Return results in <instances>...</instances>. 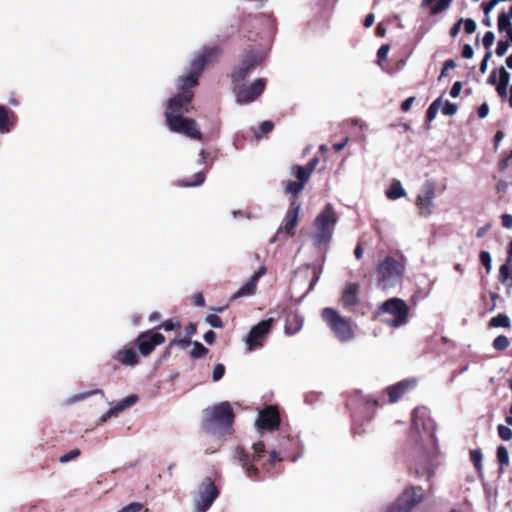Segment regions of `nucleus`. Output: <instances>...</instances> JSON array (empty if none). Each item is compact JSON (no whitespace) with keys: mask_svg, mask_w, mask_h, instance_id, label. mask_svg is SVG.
Instances as JSON below:
<instances>
[{"mask_svg":"<svg viewBox=\"0 0 512 512\" xmlns=\"http://www.w3.org/2000/svg\"><path fill=\"white\" fill-rule=\"evenodd\" d=\"M496 457L499 464V472L502 473L504 468L509 465V453L507 448L503 445L498 446Z\"/></svg>","mask_w":512,"mask_h":512,"instance_id":"nucleus-28","label":"nucleus"},{"mask_svg":"<svg viewBox=\"0 0 512 512\" xmlns=\"http://www.w3.org/2000/svg\"><path fill=\"white\" fill-rule=\"evenodd\" d=\"M139 356L135 350V347L133 346H124L123 348L119 349L113 356L112 360L107 363V366L112 370L115 371L118 366L116 362L124 365V366H136L139 364Z\"/></svg>","mask_w":512,"mask_h":512,"instance_id":"nucleus-16","label":"nucleus"},{"mask_svg":"<svg viewBox=\"0 0 512 512\" xmlns=\"http://www.w3.org/2000/svg\"><path fill=\"white\" fill-rule=\"evenodd\" d=\"M474 55L473 48L469 44H465L462 49V57L465 59H470Z\"/></svg>","mask_w":512,"mask_h":512,"instance_id":"nucleus-63","label":"nucleus"},{"mask_svg":"<svg viewBox=\"0 0 512 512\" xmlns=\"http://www.w3.org/2000/svg\"><path fill=\"white\" fill-rule=\"evenodd\" d=\"M300 208L301 205L296 199L290 202L289 208L284 217V225L278 229V234L284 232L288 237L295 235L296 227L299 222Z\"/></svg>","mask_w":512,"mask_h":512,"instance_id":"nucleus-17","label":"nucleus"},{"mask_svg":"<svg viewBox=\"0 0 512 512\" xmlns=\"http://www.w3.org/2000/svg\"><path fill=\"white\" fill-rule=\"evenodd\" d=\"M166 123L173 132L184 134L192 139L202 140V133L194 119L184 118L180 114L165 113Z\"/></svg>","mask_w":512,"mask_h":512,"instance_id":"nucleus-9","label":"nucleus"},{"mask_svg":"<svg viewBox=\"0 0 512 512\" xmlns=\"http://www.w3.org/2000/svg\"><path fill=\"white\" fill-rule=\"evenodd\" d=\"M322 273V266H313V278L310 283V289L318 282Z\"/></svg>","mask_w":512,"mask_h":512,"instance_id":"nucleus-56","label":"nucleus"},{"mask_svg":"<svg viewBox=\"0 0 512 512\" xmlns=\"http://www.w3.org/2000/svg\"><path fill=\"white\" fill-rule=\"evenodd\" d=\"M193 342L191 341V338L185 336L184 338H174L172 341H171V345H177L181 348H187L188 346L192 345Z\"/></svg>","mask_w":512,"mask_h":512,"instance_id":"nucleus-51","label":"nucleus"},{"mask_svg":"<svg viewBox=\"0 0 512 512\" xmlns=\"http://www.w3.org/2000/svg\"><path fill=\"white\" fill-rule=\"evenodd\" d=\"M274 323L273 318H268L260 321L253 326L247 336L246 343L248 349L251 351L254 348L261 346L267 335L269 334Z\"/></svg>","mask_w":512,"mask_h":512,"instance_id":"nucleus-14","label":"nucleus"},{"mask_svg":"<svg viewBox=\"0 0 512 512\" xmlns=\"http://www.w3.org/2000/svg\"><path fill=\"white\" fill-rule=\"evenodd\" d=\"M492 346L496 351H504L510 346V340L505 335H499L493 340Z\"/></svg>","mask_w":512,"mask_h":512,"instance_id":"nucleus-35","label":"nucleus"},{"mask_svg":"<svg viewBox=\"0 0 512 512\" xmlns=\"http://www.w3.org/2000/svg\"><path fill=\"white\" fill-rule=\"evenodd\" d=\"M359 292L360 285L355 282H347L342 291V295L340 298V302L342 306L346 309L351 307H355L359 304Z\"/></svg>","mask_w":512,"mask_h":512,"instance_id":"nucleus-22","label":"nucleus"},{"mask_svg":"<svg viewBox=\"0 0 512 512\" xmlns=\"http://www.w3.org/2000/svg\"><path fill=\"white\" fill-rule=\"evenodd\" d=\"M456 67V63L454 60L452 59H448L444 62L443 64V67H442V70H441V74H440V78L446 76V71H449V69H453Z\"/></svg>","mask_w":512,"mask_h":512,"instance_id":"nucleus-57","label":"nucleus"},{"mask_svg":"<svg viewBox=\"0 0 512 512\" xmlns=\"http://www.w3.org/2000/svg\"><path fill=\"white\" fill-rule=\"evenodd\" d=\"M81 454L80 450L79 449H73L71 450L70 452L62 455L59 459V461L61 463H67L71 460H74L75 458H77L79 455Z\"/></svg>","mask_w":512,"mask_h":512,"instance_id":"nucleus-50","label":"nucleus"},{"mask_svg":"<svg viewBox=\"0 0 512 512\" xmlns=\"http://www.w3.org/2000/svg\"><path fill=\"white\" fill-rule=\"evenodd\" d=\"M303 322V317L297 311H288L285 315V334L295 335L302 329Z\"/></svg>","mask_w":512,"mask_h":512,"instance_id":"nucleus-24","label":"nucleus"},{"mask_svg":"<svg viewBox=\"0 0 512 512\" xmlns=\"http://www.w3.org/2000/svg\"><path fill=\"white\" fill-rule=\"evenodd\" d=\"M263 61L261 52L253 45H249L244 51L240 63L231 72V79L234 83L245 80L247 75Z\"/></svg>","mask_w":512,"mask_h":512,"instance_id":"nucleus-7","label":"nucleus"},{"mask_svg":"<svg viewBox=\"0 0 512 512\" xmlns=\"http://www.w3.org/2000/svg\"><path fill=\"white\" fill-rule=\"evenodd\" d=\"M206 322L214 328H222L223 327L222 319L216 314H209L206 317Z\"/></svg>","mask_w":512,"mask_h":512,"instance_id":"nucleus-48","label":"nucleus"},{"mask_svg":"<svg viewBox=\"0 0 512 512\" xmlns=\"http://www.w3.org/2000/svg\"><path fill=\"white\" fill-rule=\"evenodd\" d=\"M510 18L511 17L509 16V14L505 13V12H501L498 15V30L500 32H504V31L508 30L509 28H512Z\"/></svg>","mask_w":512,"mask_h":512,"instance_id":"nucleus-38","label":"nucleus"},{"mask_svg":"<svg viewBox=\"0 0 512 512\" xmlns=\"http://www.w3.org/2000/svg\"><path fill=\"white\" fill-rule=\"evenodd\" d=\"M501 219H502V225L505 228H512V215H510V214H503Z\"/></svg>","mask_w":512,"mask_h":512,"instance_id":"nucleus-64","label":"nucleus"},{"mask_svg":"<svg viewBox=\"0 0 512 512\" xmlns=\"http://www.w3.org/2000/svg\"><path fill=\"white\" fill-rule=\"evenodd\" d=\"M338 222V215L331 204H327L314 220L315 232L311 238L316 247L327 245L332 240L334 228Z\"/></svg>","mask_w":512,"mask_h":512,"instance_id":"nucleus-3","label":"nucleus"},{"mask_svg":"<svg viewBox=\"0 0 512 512\" xmlns=\"http://www.w3.org/2000/svg\"><path fill=\"white\" fill-rule=\"evenodd\" d=\"M318 162H319V159H318L317 157H313V158H312V159H310V160L308 161V163H307L305 166H303V167H304V168L306 169V171L311 175V174L314 172V170H315V168H316V166H317Z\"/></svg>","mask_w":512,"mask_h":512,"instance_id":"nucleus-59","label":"nucleus"},{"mask_svg":"<svg viewBox=\"0 0 512 512\" xmlns=\"http://www.w3.org/2000/svg\"><path fill=\"white\" fill-rule=\"evenodd\" d=\"M192 345H193V349L190 352V356L193 359L203 358L209 352V350L199 341H194Z\"/></svg>","mask_w":512,"mask_h":512,"instance_id":"nucleus-33","label":"nucleus"},{"mask_svg":"<svg viewBox=\"0 0 512 512\" xmlns=\"http://www.w3.org/2000/svg\"><path fill=\"white\" fill-rule=\"evenodd\" d=\"M141 510H144V512H149L147 508H144L142 503L133 502L124 506L118 512H140Z\"/></svg>","mask_w":512,"mask_h":512,"instance_id":"nucleus-43","label":"nucleus"},{"mask_svg":"<svg viewBox=\"0 0 512 512\" xmlns=\"http://www.w3.org/2000/svg\"><path fill=\"white\" fill-rule=\"evenodd\" d=\"M482 459L483 455L480 449H474L470 451V460L478 472H481L483 468Z\"/></svg>","mask_w":512,"mask_h":512,"instance_id":"nucleus-37","label":"nucleus"},{"mask_svg":"<svg viewBox=\"0 0 512 512\" xmlns=\"http://www.w3.org/2000/svg\"><path fill=\"white\" fill-rule=\"evenodd\" d=\"M389 50H390V46L388 44H384L378 49L377 58H378L379 62L385 61L387 59V54H388Z\"/></svg>","mask_w":512,"mask_h":512,"instance_id":"nucleus-55","label":"nucleus"},{"mask_svg":"<svg viewBox=\"0 0 512 512\" xmlns=\"http://www.w3.org/2000/svg\"><path fill=\"white\" fill-rule=\"evenodd\" d=\"M292 173L296 176L297 180L306 184L310 179V174L306 171L303 166L294 165L292 166Z\"/></svg>","mask_w":512,"mask_h":512,"instance_id":"nucleus-34","label":"nucleus"},{"mask_svg":"<svg viewBox=\"0 0 512 512\" xmlns=\"http://www.w3.org/2000/svg\"><path fill=\"white\" fill-rule=\"evenodd\" d=\"M192 179H193L192 181H190L188 179L180 180L178 184H179V186H182V187L199 186L204 183V181L206 179V175L204 172H197L192 176Z\"/></svg>","mask_w":512,"mask_h":512,"instance_id":"nucleus-31","label":"nucleus"},{"mask_svg":"<svg viewBox=\"0 0 512 512\" xmlns=\"http://www.w3.org/2000/svg\"><path fill=\"white\" fill-rule=\"evenodd\" d=\"M461 89H462V83L460 81H456L450 90L451 97H453V98L458 97L461 92Z\"/></svg>","mask_w":512,"mask_h":512,"instance_id":"nucleus-60","label":"nucleus"},{"mask_svg":"<svg viewBox=\"0 0 512 512\" xmlns=\"http://www.w3.org/2000/svg\"><path fill=\"white\" fill-rule=\"evenodd\" d=\"M202 71L190 64V71L187 76L181 77L182 92H193L192 88L198 85V79L202 75Z\"/></svg>","mask_w":512,"mask_h":512,"instance_id":"nucleus-25","label":"nucleus"},{"mask_svg":"<svg viewBox=\"0 0 512 512\" xmlns=\"http://www.w3.org/2000/svg\"><path fill=\"white\" fill-rule=\"evenodd\" d=\"M481 264L485 267L487 272L491 270V256L488 251H481L479 254Z\"/></svg>","mask_w":512,"mask_h":512,"instance_id":"nucleus-46","label":"nucleus"},{"mask_svg":"<svg viewBox=\"0 0 512 512\" xmlns=\"http://www.w3.org/2000/svg\"><path fill=\"white\" fill-rule=\"evenodd\" d=\"M266 273H267V268L265 266H261L251 276V278L231 296V300L238 299L240 297L254 295L257 290V284H258L259 279L261 277H263Z\"/></svg>","mask_w":512,"mask_h":512,"instance_id":"nucleus-21","label":"nucleus"},{"mask_svg":"<svg viewBox=\"0 0 512 512\" xmlns=\"http://www.w3.org/2000/svg\"><path fill=\"white\" fill-rule=\"evenodd\" d=\"M305 187V184L300 182V181H293V180H290V181H287L286 185H285V192L287 194H291L293 196H298L302 190L304 189Z\"/></svg>","mask_w":512,"mask_h":512,"instance_id":"nucleus-32","label":"nucleus"},{"mask_svg":"<svg viewBox=\"0 0 512 512\" xmlns=\"http://www.w3.org/2000/svg\"><path fill=\"white\" fill-rule=\"evenodd\" d=\"M404 271L405 265L403 261L387 256L376 267L379 285L384 289L394 286L402 279Z\"/></svg>","mask_w":512,"mask_h":512,"instance_id":"nucleus-5","label":"nucleus"},{"mask_svg":"<svg viewBox=\"0 0 512 512\" xmlns=\"http://www.w3.org/2000/svg\"><path fill=\"white\" fill-rule=\"evenodd\" d=\"M318 162H319V159H318L317 157H313V158H312V159H310V160L308 161V163H307L305 166H303V167H304V168L306 169V171L311 175V174L314 172V170H315V168H316V166H317Z\"/></svg>","mask_w":512,"mask_h":512,"instance_id":"nucleus-58","label":"nucleus"},{"mask_svg":"<svg viewBox=\"0 0 512 512\" xmlns=\"http://www.w3.org/2000/svg\"><path fill=\"white\" fill-rule=\"evenodd\" d=\"M203 338L207 344L212 345L216 340V333L213 330H209L204 334Z\"/></svg>","mask_w":512,"mask_h":512,"instance_id":"nucleus-62","label":"nucleus"},{"mask_svg":"<svg viewBox=\"0 0 512 512\" xmlns=\"http://www.w3.org/2000/svg\"><path fill=\"white\" fill-rule=\"evenodd\" d=\"M258 428L274 431L280 426V414L275 406H267L259 413L258 420L256 422Z\"/></svg>","mask_w":512,"mask_h":512,"instance_id":"nucleus-18","label":"nucleus"},{"mask_svg":"<svg viewBox=\"0 0 512 512\" xmlns=\"http://www.w3.org/2000/svg\"><path fill=\"white\" fill-rule=\"evenodd\" d=\"M157 329H163L165 331H173L181 328L180 321L168 319L162 322L159 326L156 327Z\"/></svg>","mask_w":512,"mask_h":512,"instance_id":"nucleus-41","label":"nucleus"},{"mask_svg":"<svg viewBox=\"0 0 512 512\" xmlns=\"http://www.w3.org/2000/svg\"><path fill=\"white\" fill-rule=\"evenodd\" d=\"M274 129V123L270 120L262 122L259 126V131L255 133V138L260 139L262 135L270 133Z\"/></svg>","mask_w":512,"mask_h":512,"instance_id":"nucleus-39","label":"nucleus"},{"mask_svg":"<svg viewBox=\"0 0 512 512\" xmlns=\"http://www.w3.org/2000/svg\"><path fill=\"white\" fill-rule=\"evenodd\" d=\"M253 452L250 453L242 446H237L234 450V457L244 469L247 477L254 481L263 479L261 470L268 474H272L276 465L282 461L276 450L267 451L264 442L259 441L252 445Z\"/></svg>","mask_w":512,"mask_h":512,"instance_id":"nucleus-1","label":"nucleus"},{"mask_svg":"<svg viewBox=\"0 0 512 512\" xmlns=\"http://www.w3.org/2000/svg\"><path fill=\"white\" fill-rule=\"evenodd\" d=\"M321 317L340 342H348L354 338L351 319L341 316L337 310L326 307L322 309Z\"/></svg>","mask_w":512,"mask_h":512,"instance_id":"nucleus-4","label":"nucleus"},{"mask_svg":"<svg viewBox=\"0 0 512 512\" xmlns=\"http://www.w3.org/2000/svg\"><path fill=\"white\" fill-rule=\"evenodd\" d=\"M497 431H498L499 437L502 440L509 441L510 439H512V430L509 427L500 424L497 427Z\"/></svg>","mask_w":512,"mask_h":512,"instance_id":"nucleus-44","label":"nucleus"},{"mask_svg":"<svg viewBox=\"0 0 512 512\" xmlns=\"http://www.w3.org/2000/svg\"><path fill=\"white\" fill-rule=\"evenodd\" d=\"M417 381L413 378L404 379L399 382H397L394 385H390L385 389V392L388 396V403H396L398 400H400L406 393L413 390L416 387ZM365 403L368 406H383L386 403L385 399H373L371 397H368L365 399Z\"/></svg>","mask_w":512,"mask_h":512,"instance_id":"nucleus-8","label":"nucleus"},{"mask_svg":"<svg viewBox=\"0 0 512 512\" xmlns=\"http://www.w3.org/2000/svg\"><path fill=\"white\" fill-rule=\"evenodd\" d=\"M494 39H495V35L492 31H487L483 37V46L486 48V49H490V47L492 46L493 42H494Z\"/></svg>","mask_w":512,"mask_h":512,"instance_id":"nucleus-54","label":"nucleus"},{"mask_svg":"<svg viewBox=\"0 0 512 512\" xmlns=\"http://www.w3.org/2000/svg\"><path fill=\"white\" fill-rule=\"evenodd\" d=\"M509 46H510V44L508 41L499 40L497 43V47H496L497 56L501 57V56L505 55Z\"/></svg>","mask_w":512,"mask_h":512,"instance_id":"nucleus-52","label":"nucleus"},{"mask_svg":"<svg viewBox=\"0 0 512 512\" xmlns=\"http://www.w3.org/2000/svg\"><path fill=\"white\" fill-rule=\"evenodd\" d=\"M138 400V396L135 394L129 395L128 397L124 398L122 401H120L114 408H112L109 411V414H117L118 412H121L125 410L126 408H129L133 406Z\"/></svg>","mask_w":512,"mask_h":512,"instance_id":"nucleus-27","label":"nucleus"},{"mask_svg":"<svg viewBox=\"0 0 512 512\" xmlns=\"http://www.w3.org/2000/svg\"><path fill=\"white\" fill-rule=\"evenodd\" d=\"M451 2L452 0H438V2L431 7L430 14L437 15L441 13L449 7Z\"/></svg>","mask_w":512,"mask_h":512,"instance_id":"nucleus-42","label":"nucleus"},{"mask_svg":"<svg viewBox=\"0 0 512 512\" xmlns=\"http://www.w3.org/2000/svg\"><path fill=\"white\" fill-rule=\"evenodd\" d=\"M435 198V183L426 181L423 185V193L418 195L416 204L422 215H430L432 213V201Z\"/></svg>","mask_w":512,"mask_h":512,"instance_id":"nucleus-20","label":"nucleus"},{"mask_svg":"<svg viewBox=\"0 0 512 512\" xmlns=\"http://www.w3.org/2000/svg\"><path fill=\"white\" fill-rule=\"evenodd\" d=\"M194 92H181L168 100V110L165 113L184 114L191 108Z\"/></svg>","mask_w":512,"mask_h":512,"instance_id":"nucleus-19","label":"nucleus"},{"mask_svg":"<svg viewBox=\"0 0 512 512\" xmlns=\"http://www.w3.org/2000/svg\"><path fill=\"white\" fill-rule=\"evenodd\" d=\"M498 74H499V80H498V83L497 85H509V81H510V73L504 68V67H500L498 69Z\"/></svg>","mask_w":512,"mask_h":512,"instance_id":"nucleus-45","label":"nucleus"},{"mask_svg":"<svg viewBox=\"0 0 512 512\" xmlns=\"http://www.w3.org/2000/svg\"><path fill=\"white\" fill-rule=\"evenodd\" d=\"M464 23V31L465 33L467 34H472L475 32L476 30V23L473 19L471 18H467V19H463V22Z\"/></svg>","mask_w":512,"mask_h":512,"instance_id":"nucleus-53","label":"nucleus"},{"mask_svg":"<svg viewBox=\"0 0 512 512\" xmlns=\"http://www.w3.org/2000/svg\"><path fill=\"white\" fill-rule=\"evenodd\" d=\"M509 278L512 279V267L508 263H505L500 266L499 280L502 283H506Z\"/></svg>","mask_w":512,"mask_h":512,"instance_id":"nucleus-40","label":"nucleus"},{"mask_svg":"<svg viewBox=\"0 0 512 512\" xmlns=\"http://www.w3.org/2000/svg\"><path fill=\"white\" fill-rule=\"evenodd\" d=\"M488 327L489 328L502 327V328L510 329L511 321H510V318L506 314L500 313L497 316L490 319V321L488 323Z\"/></svg>","mask_w":512,"mask_h":512,"instance_id":"nucleus-26","label":"nucleus"},{"mask_svg":"<svg viewBox=\"0 0 512 512\" xmlns=\"http://www.w3.org/2000/svg\"><path fill=\"white\" fill-rule=\"evenodd\" d=\"M219 496V490L210 477L202 480L198 487V493L194 500L196 512H206Z\"/></svg>","mask_w":512,"mask_h":512,"instance_id":"nucleus-10","label":"nucleus"},{"mask_svg":"<svg viewBox=\"0 0 512 512\" xmlns=\"http://www.w3.org/2000/svg\"><path fill=\"white\" fill-rule=\"evenodd\" d=\"M222 53L223 49L218 45L204 46L200 53L191 61V64L203 72L208 65L216 63Z\"/></svg>","mask_w":512,"mask_h":512,"instance_id":"nucleus-15","label":"nucleus"},{"mask_svg":"<svg viewBox=\"0 0 512 512\" xmlns=\"http://www.w3.org/2000/svg\"><path fill=\"white\" fill-rule=\"evenodd\" d=\"M412 426L419 433L423 430L431 442V419L425 409L416 408L412 414Z\"/></svg>","mask_w":512,"mask_h":512,"instance_id":"nucleus-23","label":"nucleus"},{"mask_svg":"<svg viewBox=\"0 0 512 512\" xmlns=\"http://www.w3.org/2000/svg\"><path fill=\"white\" fill-rule=\"evenodd\" d=\"M235 414L229 402L224 401L204 411L202 425L207 433L226 436L233 433Z\"/></svg>","mask_w":512,"mask_h":512,"instance_id":"nucleus-2","label":"nucleus"},{"mask_svg":"<svg viewBox=\"0 0 512 512\" xmlns=\"http://www.w3.org/2000/svg\"><path fill=\"white\" fill-rule=\"evenodd\" d=\"M414 101H415L414 96L408 97L406 100H404L401 104V111L408 112Z\"/></svg>","mask_w":512,"mask_h":512,"instance_id":"nucleus-61","label":"nucleus"},{"mask_svg":"<svg viewBox=\"0 0 512 512\" xmlns=\"http://www.w3.org/2000/svg\"><path fill=\"white\" fill-rule=\"evenodd\" d=\"M405 195V190L403 189L401 183L399 181H394L389 189L386 191V196L388 199L396 200Z\"/></svg>","mask_w":512,"mask_h":512,"instance_id":"nucleus-29","label":"nucleus"},{"mask_svg":"<svg viewBox=\"0 0 512 512\" xmlns=\"http://www.w3.org/2000/svg\"><path fill=\"white\" fill-rule=\"evenodd\" d=\"M425 500V491L421 486H408L395 499L384 507L382 512H411Z\"/></svg>","mask_w":512,"mask_h":512,"instance_id":"nucleus-6","label":"nucleus"},{"mask_svg":"<svg viewBox=\"0 0 512 512\" xmlns=\"http://www.w3.org/2000/svg\"><path fill=\"white\" fill-rule=\"evenodd\" d=\"M10 110L0 105V133H8L10 131Z\"/></svg>","mask_w":512,"mask_h":512,"instance_id":"nucleus-30","label":"nucleus"},{"mask_svg":"<svg viewBox=\"0 0 512 512\" xmlns=\"http://www.w3.org/2000/svg\"><path fill=\"white\" fill-rule=\"evenodd\" d=\"M164 342L165 336L159 332H154L152 329L140 333L134 340L135 346L144 357L149 356L156 346H159Z\"/></svg>","mask_w":512,"mask_h":512,"instance_id":"nucleus-13","label":"nucleus"},{"mask_svg":"<svg viewBox=\"0 0 512 512\" xmlns=\"http://www.w3.org/2000/svg\"><path fill=\"white\" fill-rule=\"evenodd\" d=\"M266 80L264 78L256 79L250 85L239 84L235 87L237 102L247 104L255 101L265 90Z\"/></svg>","mask_w":512,"mask_h":512,"instance_id":"nucleus-12","label":"nucleus"},{"mask_svg":"<svg viewBox=\"0 0 512 512\" xmlns=\"http://www.w3.org/2000/svg\"><path fill=\"white\" fill-rule=\"evenodd\" d=\"M442 105V99L439 97L434 100L427 109L426 118L427 121L431 122L437 115L439 108Z\"/></svg>","mask_w":512,"mask_h":512,"instance_id":"nucleus-36","label":"nucleus"},{"mask_svg":"<svg viewBox=\"0 0 512 512\" xmlns=\"http://www.w3.org/2000/svg\"><path fill=\"white\" fill-rule=\"evenodd\" d=\"M380 310L393 316V319L388 321L391 327H400L408 322L409 307L406 302L400 298H390L386 300L381 306Z\"/></svg>","mask_w":512,"mask_h":512,"instance_id":"nucleus-11","label":"nucleus"},{"mask_svg":"<svg viewBox=\"0 0 512 512\" xmlns=\"http://www.w3.org/2000/svg\"><path fill=\"white\" fill-rule=\"evenodd\" d=\"M225 374V366L221 363L215 365L212 373L213 381H219Z\"/></svg>","mask_w":512,"mask_h":512,"instance_id":"nucleus-49","label":"nucleus"},{"mask_svg":"<svg viewBox=\"0 0 512 512\" xmlns=\"http://www.w3.org/2000/svg\"><path fill=\"white\" fill-rule=\"evenodd\" d=\"M457 109L458 107L456 104L446 100L442 107V113L447 116H452L457 112Z\"/></svg>","mask_w":512,"mask_h":512,"instance_id":"nucleus-47","label":"nucleus"}]
</instances>
